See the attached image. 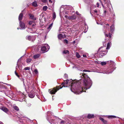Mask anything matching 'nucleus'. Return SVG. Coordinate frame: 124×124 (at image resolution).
I'll return each instance as SVG.
<instances>
[{
    "label": "nucleus",
    "instance_id": "obj_42",
    "mask_svg": "<svg viewBox=\"0 0 124 124\" xmlns=\"http://www.w3.org/2000/svg\"><path fill=\"white\" fill-rule=\"evenodd\" d=\"M59 87H57L56 88H57V89H61V88H62V87H60V88H59ZM57 89V88H56V89Z\"/></svg>",
    "mask_w": 124,
    "mask_h": 124
},
{
    "label": "nucleus",
    "instance_id": "obj_29",
    "mask_svg": "<svg viewBox=\"0 0 124 124\" xmlns=\"http://www.w3.org/2000/svg\"><path fill=\"white\" fill-rule=\"evenodd\" d=\"M64 43H66V44H67L68 43V41L67 39H65L64 40Z\"/></svg>",
    "mask_w": 124,
    "mask_h": 124
},
{
    "label": "nucleus",
    "instance_id": "obj_55",
    "mask_svg": "<svg viewBox=\"0 0 124 124\" xmlns=\"http://www.w3.org/2000/svg\"><path fill=\"white\" fill-rule=\"evenodd\" d=\"M17 29H18H18H19V28H17Z\"/></svg>",
    "mask_w": 124,
    "mask_h": 124
},
{
    "label": "nucleus",
    "instance_id": "obj_62",
    "mask_svg": "<svg viewBox=\"0 0 124 124\" xmlns=\"http://www.w3.org/2000/svg\"><path fill=\"white\" fill-rule=\"evenodd\" d=\"M123 124H124V123H123Z\"/></svg>",
    "mask_w": 124,
    "mask_h": 124
},
{
    "label": "nucleus",
    "instance_id": "obj_58",
    "mask_svg": "<svg viewBox=\"0 0 124 124\" xmlns=\"http://www.w3.org/2000/svg\"><path fill=\"white\" fill-rule=\"evenodd\" d=\"M48 120H50L49 119H48Z\"/></svg>",
    "mask_w": 124,
    "mask_h": 124
},
{
    "label": "nucleus",
    "instance_id": "obj_51",
    "mask_svg": "<svg viewBox=\"0 0 124 124\" xmlns=\"http://www.w3.org/2000/svg\"><path fill=\"white\" fill-rule=\"evenodd\" d=\"M51 112H48V114H49V113H50Z\"/></svg>",
    "mask_w": 124,
    "mask_h": 124
},
{
    "label": "nucleus",
    "instance_id": "obj_53",
    "mask_svg": "<svg viewBox=\"0 0 124 124\" xmlns=\"http://www.w3.org/2000/svg\"><path fill=\"white\" fill-rule=\"evenodd\" d=\"M123 121H124V118H123Z\"/></svg>",
    "mask_w": 124,
    "mask_h": 124
},
{
    "label": "nucleus",
    "instance_id": "obj_33",
    "mask_svg": "<svg viewBox=\"0 0 124 124\" xmlns=\"http://www.w3.org/2000/svg\"><path fill=\"white\" fill-rule=\"evenodd\" d=\"M99 119L101 120L102 122L103 121H104V120L101 117H100L99 118Z\"/></svg>",
    "mask_w": 124,
    "mask_h": 124
},
{
    "label": "nucleus",
    "instance_id": "obj_56",
    "mask_svg": "<svg viewBox=\"0 0 124 124\" xmlns=\"http://www.w3.org/2000/svg\"><path fill=\"white\" fill-rule=\"evenodd\" d=\"M81 76V77H83V76H82H82Z\"/></svg>",
    "mask_w": 124,
    "mask_h": 124
},
{
    "label": "nucleus",
    "instance_id": "obj_6",
    "mask_svg": "<svg viewBox=\"0 0 124 124\" xmlns=\"http://www.w3.org/2000/svg\"><path fill=\"white\" fill-rule=\"evenodd\" d=\"M27 39L33 41L35 39V38L34 36H28L26 38Z\"/></svg>",
    "mask_w": 124,
    "mask_h": 124
},
{
    "label": "nucleus",
    "instance_id": "obj_12",
    "mask_svg": "<svg viewBox=\"0 0 124 124\" xmlns=\"http://www.w3.org/2000/svg\"><path fill=\"white\" fill-rule=\"evenodd\" d=\"M69 80H66L65 81H64V82H63L62 83V85H64V84H67L68 82H69Z\"/></svg>",
    "mask_w": 124,
    "mask_h": 124
},
{
    "label": "nucleus",
    "instance_id": "obj_11",
    "mask_svg": "<svg viewBox=\"0 0 124 124\" xmlns=\"http://www.w3.org/2000/svg\"><path fill=\"white\" fill-rule=\"evenodd\" d=\"M94 117V115L93 114H89L87 116V117L89 118H93Z\"/></svg>",
    "mask_w": 124,
    "mask_h": 124
},
{
    "label": "nucleus",
    "instance_id": "obj_50",
    "mask_svg": "<svg viewBox=\"0 0 124 124\" xmlns=\"http://www.w3.org/2000/svg\"><path fill=\"white\" fill-rule=\"evenodd\" d=\"M106 24V26L108 25V26H109V24Z\"/></svg>",
    "mask_w": 124,
    "mask_h": 124
},
{
    "label": "nucleus",
    "instance_id": "obj_32",
    "mask_svg": "<svg viewBox=\"0 0 124 124\" xmlns=\"http://www.w3.org/2000/svg\"><path fill=\"white\" fill-rule=\"evenodd\" d=\"M69 52V51L68 50L64 51L63 52V53L65 54H66L67 53H68Z\"/></svg>",
    "mask_w": 124,
    "mask_h": 124
},
{
    "label": "nucleus",
    "instance_id": "obj_3",
    "mask_svg": "<svg viewBox=\"0 0 124 124\" xmlns=\"http://www.w3.org/2000/svg\"><path fill=\"white\" fill-rule=\"evenodd\" d=\"M41 47V50L42 52H47L49 49V46L47 44L44 45Z\"/></svg>",
    "mask_w": 124,
    "mask_h": 124
},
{
    "label": "nucleus",
    "instance_id": "obj_39",
    "mask_svg": "<svg viewBox=\"0 0 124 124\" xmlns=\"http://www.w3.org/2000/svg\"><path fill=\"white\" fill-rule=\"evenodd\" d=\"M97 5V7H99V3H97V4H96Z\"/></svg>",
    "mask_w": 124,
    "mask_h": 124
},
{
    "label": "nucleus",
    "instance_id": "obj_60",
    "mask_svg": "<svg viewBox=\"0 0 124 124\" xmlns=\"http://www.w3.org/2000/svg\"><path fill=\"white\" fill-rule=\"evenodd\" d=\"M103 7H104V6H103Z\"/></svg>",
    "mask_w": 124,
    "mask_h": 124
},
{
    "label": "nucleus",
    "instance_id": "obj_27",
    "mask_svg": "<svg viewBox=\"0 0 124 124\" xmlns=\"http://www.w3.org/2000/svg\"><path fill=\"white\" fill-rule=\"evenodd\" d=\"M108 118H115L116 117V116H108Z\"/></svg>",
    "mask_w": 124,
    "mask_h": 124
},
{
    "label": "nucleus",
    "instance_id": "obj_28",
    "mask_svg": "<svg viewBox=\"0 0 124 124\" xmlns=\"http://www.w3.org/2000/svg\"><path fill=\"white\" fill-rule=\"evenodd\" d=\"M34 22L33 21H30L29 22V24L30 25L34 23Z\"/></svg>",
    "mask_w": 124,
    "mask_h": 124
},
{
    "label": "nucleus",
    "instance_id": "obj_49",
    "mask_svg": "<svg viewBox=\"0 0 124 124\" xmlns=\"http://www.w3.org/2000/svg\"><path fill=\"white\" fill-rule=\"evenodd\" d=\"M35 26V24H33L32 25V27H34Z\"/></svg>",
    "mask_w": 124,
    "mask_h": 124
},
{
    "label": "nucleus",
    "instance_id": "obj_9",
    "mask_svg": "<svg viewBox=\"0 0 124 124\" xmlns=\"http://www.w3.org/2000/svg\"><path fill=\"white\" fill-rule=\"evenodd\" d=\"M35 95V94L34 93H31V92L29 94V96L30 97L32 98L34 97Z\"/></svg>",
    "mask_w": 124,
    "mask_h": 124
},
{
    "label": "nucleus",
    "instance_id": "obj_54",
    "mask_svg": "<svg viewBox=\"0 0 124 124\" xmlns=\"http://www.w3.org/2000/svg\"><path fill=\"white\" fill-rule=\"evenodd\" d=\"M63 86H64V87H66V86H64L63 85Z\"/></svg>",
    "mask_w": 124,
    "mask_h": 124
},
{
    "label": "nucleus",
    "instance_id": "obj_4",
    "mask_svg": "<svg viewBox=\"0 0 124 124\" xmlns=\"http://www.w3.org/2000/svg\"><path fill=\"white\" fill-rule=\"evenodd\" d=\"M111 64H112V66L111 65H110V67L111 68L109 69V70H111L110 71V72H107L106 73L107 74H109L110 73H111L116 68L115 67V64L113 62H112Z\"/></svg>",
    "mask_w": 124,
    "mask_h": 124
},
{
    "label": "nucleus",
    "instance_id": "obj_16",
    "mask_svg": "<svg viewBox=\"0 0 124 124\" xmlns=\"http://www.w3.org/2000/svg\"><path fill=\"white\" fill-rule=\"evenodd\" d=\"M58 37L59 39H61L63 37V35L62 34H60L58 35Z\"/></svg>",
    "mask_w": 124,
    "mask_h": 124
},
{
    "label": "nucleus",
    "instance_id": "obj_8",
    "mask_svg": "<svg viewBox=\"0 0 124 124\" xmlns=\"http://www.w3.org/2000/svg\"><path fill=\"white\" fill-rule=\"evenodd\" d=\"M76 16L74 15L72 16L68 17V19L69 20H74L76 19Z\"/></svg>",
    "mask_w": 124,
    "mask_h": 124
},
{
    "label": "nucleus",
    "instance_id": "obj_59",
    "mask_svg": "<svg viewBox=\"0 0 124 124\" xmlns=\"http://www.w3.org/2000/svg\"><path fill=\"white\" fill-rule=\"evenodd\" d=\"M0 124H2V123H0Z\"/></svg>",
    "mask_w": 124,
    "mask_h": 124
},
{
    "label": "nucleus",
    "instance_id": "obj_15",
    "mask_svg": "<svg viewBox=\"0 0 124 124\" xmlns=\"http://www.w3.org/2000/svg\"><path fill=\"white\" fill-rule=\"evenodd\" d=\"M114 26L113 25H112L110 27V30L111 32H112L114 31Z\"/></svg>",
    "mask_w": 124,
    "mask_h": 124
},
{
    "label": "nucleus",
    "instance_id": "obj_52",
    "mask_svg": "<svg viewBox=\"0 0 124 124\" xmlns=\"http://www.w3.org/2000/svg\"><path fill=\"white\" fill-rule=\"evenodd\" d=\"M21 58H20V59H19L18 60V61H19V60H20V59H21Z\"/></svg>",
    "mask_w": 124,
    "mask_h": 124
},
{
    "label": "nucleus",
    "instance_id": "obj_2",
    "mask_svg": "<svg viewBox=\"0 0 124 124\" xmlns=\"http://www.w3.org/2000/svg\"><path fill=\"white\" fill-rule=\"evenodd\" d=\"M103 47H101L100 48L98 51V53L100 57L104 56L106 54L103 52L106 53V52L103 50Z\"/></svg>",
    "mask_w": 124,
    "mask_h": 124
},
{
    "label": "nucleus",
    "instance_id": "obj_18",
    "mask_svg": "<svg viewBox=\"0 0 124 124\" xmlns=\"http://www.w3.org/2000/svg\"><path fill=\"white\" fill-rule=\"evenodd\" d=\"M111 43H108L107 44V47L106 49H109L110 47V45H111Z\"/></svg>",
    "mask_w": 124,
    "mask_h": 124
},
{
    "label": "nucleus",
    "instance_id": "obj_46",
    "mask_svg": "<svg viewBox=\"0 0 124 124\" xmlns=\"http://www.w3.org/2000/svg\"><path fill=\"white\" fill-rule=\"evenodd\" d=\"M65 17L66 18L68 17V16L67 15H65Z\"/></svg>",
    "mask_w": 124,
    "mask_h": 124
},
{
    "label": "nucleus",
    "instance_id": "obj_43",
    "mask_svg": "<svg viewBox=\"0 0 124 124\" xmlns=\"http://www.w3.org/2000/svg\"><path fill=\"white\" fill-rule=\"evenodd\" d=\"M76 14H77L78 15H79V13L78 12H77V11L76 12Z\"/></svg>",
    "mask_w": 124,
    "mask_h": 124
},
{
    "label": "nucleus",
    "instance_id": "obj_36",
    "mask_svg": "<svg viewBox=\"0 0 124 124\" xmlns=\"http://www.w3.org/2000/svg\"><path fill=\"white\" fill-rule=\"evenodd\" d=\"M41 0L44 3H46L47 1V0Z\"/></svg>",
    "mask_w": 124,
    "mask_h": 124
},
{
    "label": "nucleus",
    "instance_id": "obj_35",
    "mask_svg": "<svg viewBox=\"0 0 124 124\" xmlns=\"http://www.w3.org/2000/svg\"><path fill=\"white\" fill-rule=\"evenodd\" d=\"M34 72L36 74L38 73V71L37 69H35L34 70Z\"/></svg>",
    "mask_w": 124,
    "mask_h": 124
},
{
    "label": "nucleus",
    "instance_id": "obj_10",
    "mask_svg": "<svg viewBox=\"0 0 124 124\" xmlns=\"http://www.w3.org/2000/svg\"><path fill=\"white\" fill-rule=\"evenodd\" d=\"M23 16V15L22 13H21L19 16V21H20L22 19Z\"/></svg>",
    "mask_w": 124,
    "mask_h": 124
},
{
    "label": "nucleus",
    "instance_id": "obj_22",
    "mask_svg": "<svg viewBox=\"0 0 124 124\" xmlns=\"http://www.w3.org/2000/svg\"><path fill=\"white\" fill-rule=\"evenodd\" d=\"M3 110L5 112H7L8 111V110L6 108H4L3 109Z\"/></svg>",
    "mask_w": 124,
    "mask_h": 124
},
{
    "label": "nucleus",
    "instance_id": "obj_19",
    "mask_svg": "<svg viewBox=\"0 0 124 124\" xmlns=\"http://www.w3.org/2000/svg\"><path fill=\"white\" fill-rule=\"evenodd\" d=\"M47 8V6H44L43 7V9L44 11H46Z\"/></svg>",
    "mask_w": 124,
    "mask_h": 124
},
{
    "label": "nucleus",
    "instance_id": "obj_13",
    "mask_svg": "<svg viewBox=\"0 0 124 124\" xmlns=\"http://www.w3.org/2000/svg\"><path fill=\"white\" fill-rule=\"evenodd\" d=\"M40 55L39 54H37L36 55H35L33 57L34 59L37 58L40 56Z\"/></svg>",
    "mask_w": 124,
    "mask_h": 124
},
{
    "label": "nucleus",
    "instance_id": "obj_21",
    "mask_svg": "<svg viewBox=\"0 0 124 124\" xmlns=\"http://www.w3.org/2000/svg\"><path fill=\"white\" fill-rule=\"evenodd\" d=\"M30 17L31 19H32L34 20H35L36 18H34V16L32 15H30Z\"/></svg>",
    "mask_w": 124,
    "mask_h": 124
},
{
    "label": "nucleus",
    "instance_id": "obj_31",
    "mask_svg": "<svg viewBox=\"0 0 124 124\" xmlns=\"http://www.w3.org/2000/svg\"><path fill=\"white\" fill-rule=\"evenodd\" d=\"M30 69V68L29 67H26L24 69L25 70H29Z\"/></svg>",
    "mask_w": 124,
    "mask_h": 124
},
{
    "label": "nucleus",
    "instance_id": "obj_1",
    "mask_svg": "<svg viewBox=\"0 0 124 124\" xmlns=\"http://www.w3.org/2000/svg\"><path fill=\"white\" fill-rule=\"evenodd\" d=\"M83 78H84L83 85L85 87L82 86L81 82L79 81H76L75 80H73L71 79V82L72 81L71 84V88L70 89L71 91L74 93L76 92L79 94L84 92V89H87L90 88L92 85V82L90 78L85 73H81Z\"/></svg>",
    "mask_w": 124,
    "mask_h": 124
},
{
    "label": "nucleus",
    "instance_id": "obj_24",
    "mask_svg": "<svg viewBox=\"0 0 124 124\" xmlns=\"http://www.w3.org/2000/svg\"><path fill=\"white\" fill-rule=\"evenodd\" d=\"M101 64L102 65H104L106 64V62H102L101 63Z\"/></svg>",
    "mask_w": 124,
    "mask_h": 124
},
{
    "label": "nucleus",
    "instance_id": "obj_37",
    "mask_svg": "<svg viewBox=\"0 0 124 124\" xmlns=\"http://www.w3.org/2000/svg\"><path fill=\"white\" fill-rule=\"evenodd\" d=\"M102 122L105 124H106L107 123V121L105 120H104V121H103Z\"/></svg>",
    "mask_w": 124,
    "mask_h": 124
},
{
    "label": "nucleus",
    "instance_id": "obj_23",
    "mask_svg": "<svg viewBox=\"0 0 124 124\" xmlns=\"http://www.w3.org/2000/svg\"><path fill=\"white\" fill-rule=\"evenodd\" d=\"M53 23H52L51 24H50L49 25V27L47 28L48 29H50L52 27V26L53 25Z\"/></svg>",
    "mask_w": 124,
    "mask_h": 124
},
{
    "label": "nucleus",
    "instance_id": "obj_7",
    "mask_svg": "<svg viewBox=\"0 0 124 124\" xmlns=\"http://www.w3.org/2000/svg\"><path fill=\"white\" fill-rule=\"evenodd\" d=\"M19 24L20 26L23 29L25 28V24L24 23L20 21Z\"/></svg>",
    "mask_w": 124,
    "mask_h": 124
},
{
    "label": "nucleus",
    "instance_id": "obj_44",
    "mask_svg": "<svg viewBox=\"0 0 124 124\" xmlns=\"http://www.w3.org/2000/svg\"><path fill=\"white\" fill-rule=\"evenodd\" d=\"M49 1L51 2V3H52L53 2L52 1H51V0H49Z\"/></svg>",
    "mask_w": 124,
    "mask_h": 124
},
{
    "label": "nucleus",
    "instance_id": "obj_38",
    "mask_svg": "<svg viewBox=\"0 0 124 124\" xmlns=\"http://www.w3.org/2000/svg\"><path fill=\"white\" fill-rule=\"evenodd\" d=\"M67 74H65L64 75V76H65V77L66 78H67V77H68V76H67Z\"/></svg>",
    "mask_w": 124,
    "mask_h": 124
},
{
    "label": "nucleus",
    "instance_id": "obj_40",
    "mask_svg": "<svg viewBox=\"0 0 124 124\" xmlns=\"http://www.w3.org/2000/svg\"><path fill=\"white\" fill-rule=\"evenodd\" d=\"M94 12L95 13H97V10H94Z\"/></svg>",
    "mask_w": 124,
    "mask_h": 124
},
{
    "label": "nucleus",
    "instance_id": "obj_47",
    "mask_svg": "<svg viewBox=\"0 0 124 124\" xmlns=\"http://www.w3.org/2000/svg\"><path fill=\"white\" fill-rule=\"evenodd\" d=\"M83 71L84 72H86L87 71V70H83Z\"/></svg>",
    "mask_w": 124,
    "mask_h": 124
},
{
    "label": "nucleus",
    "instance_id": "obj_5",
    "mask_svg": "<svg viewBox=\"0 0 124 124\" xmlns=\"http://www.w3.org/2000/svg\"><path fill=\"white\" fill-rule=\"evenodd\" d=\"M56 89L55 88H54L53 89H51L49 90V92L51 94H54L57 91L59 90V89Z\"/></svg>",
    "mask_w": 124,
    "mask_h": 124
},
{
    "label": "nucleus",
    "instance_id": "obj_26",
    "mask_svg": "<svg viewBox=\"0 0 124 124\" xmlns=\"http://www.w3.org/2000/svg\"><path fill=\"white\" fill-rule=\"evenodd\" d=\"M15 75H16V76H17L19 78H20L18 74L16 72V71H15Z\"/></svg>",
    "mask_w": 124,
    "mask_h": 124
},
{
    "label": "nucleus",
    "instance_id": "obj_45",
    "mask_svg": "<svg viewBox=\"0 0 124 124\" xmlns=\"http://www.w3.org/2000/svg\"><path fill=\"white\" fill-rule=\"evenodd\" d=\"M64 123V121H62V122H61L62 124H62L63 123Z\"/></svg>",
    "mask_w": 124,
    "mask_h": 124
},
{
    "label": "nucleus",
    "instance_id": "obj_17",
    "mask_svg": "<svg viewBox=\"0 0 124 124\" xmlns=\"http://www.w3.org/2000/svg\"><path fill=\"white\" fill-rule=\"evenodd\" d=\"M14 109L17 111H18L19 110V108L18 107L16 106L15 105H14Z\"/></svg>",
    "mask_w": 124,
    "mask_h": 124
},
{
    "label": "nucleus",
    "instance_id": "obj_57",
    "mask_svg": "<svg viewBox=\"0 0 124 124\" xmlns=\"http://www.w3.org/2000/svg\"><path fill=\"white\" fill-rule=\"evenodd\" d=\"M59 31H61L59 29Z\"/></svg>",
    "mask_w": 124,
    "mask_h": 124
},
{
    "label": "nucleus",
    "instance_id": "obj_61",
    "mask_svg": "<svg viewBox=\"0 0 124 124\" xmlns=\"http://www.w3.org/2000/svg\"><path fill=\"white\" fill-rule=\"evenodd\" d=\"M97 24H98V23H97Z\"/></svg>",
    "mask_w": 124,
    "mask_h": 124
},
{
    "label": "nucleus",
    "instance_id": "obj_41",
    "mask_svg": "<svg viewBox=\"0 0 124 124\" xmlns=\"http://www.w3.org/2000/svg\"><path fill=\"white\" fill-rule=\"evenodd\" d=\"M83 57H86V55H85V54H83Z\"/></svg>",
    "mask_w": 124,
    "mask_h": 124
},
{
    "label": "nucleus",
    "instance_id": "obj_34",
    "mask_svg": "<svg viewBox=\"0 0 124 124\" xmlns=\"http://www.w3.org/2000/svg\"><path fill=\"white\" fill-rule=\"evenodd\" d=\"M106 35L107 36V37H109V38H110L111 37V36L110 35V33H109V35H108L107 34H106Z\"/></svg>",
    "mask_w": 124,
    "mask_h": 124
},
{
    "label": "nucleus",
    "instance_id": "obj_48",
    "mask_svg": "<svg viewBox=\"0 0 124 124\" xmlns=\"http://www.w3.org/2000/svg\"><path fill=\"white\" fill-rule=\"evenodd\" d=\"M107 12V11L106 10H105L104 11V13H106Z\"/></svg>",
    "mask_w": 124,
    "mask_h": 124
},
{
    "label": "nucleus",
    "instance_id": "obj_25",
    "mask_svg": "<svg viewBox=\"0 0 124 124\" xmlns=\"http://www.w3.org/2000/svg\"><path fill=\"white\" fill-rule=\"evenodd\" d=\"M31 59H28L26 60V62L27 63L31 62Z\"/></svg>",
    "mask_w": 124,
    "mask_h": 124
},
{
    "label": "nucleus",
    "instance_id": "obj_14",
    "mask_svg": "<svg viewBox=\"0 0 124 124\" xmlns=\"http://www.w3.org/2000/svg\"><path fill=\"white\" fill-rule=\"evenodd\" d=\"M33 6L34 7H37V2L36 1H35L33 2L32 3Z\"/></svg>",
    "mask_w": 124,
    "mask_h": 124
},
{
    "label": "nucleus",
    "instance_id": "obj_30",
    "mask_svg": "<svg viewBox=\"0 0 124 124\" xmlns=\"http://www.w3.org/2000/svg\"><path fill=\"white\" fill-rule=\"evenodd\" d=\"M76 56L78 58H79L80 57V55L78 53H77L76 54Z\"/></svg>",
    "mask_w": 124,
    "mask_h": 124
},
{
    "label": "nucleus",
    "instance_id": "obj_20",
    "mask_svg": "<svg viewBox=\"0 0 124 124\" xmlns=\"http://www.w3.org/2000/svg\"><path fill=\"white\" fill-rule=\"evenodd\" d=\"M56 15L55 13L54 12L53 16V18L54 19H55L56 18Z\"/></svg>",
    "mask_w": 124,
    "mask_h": 124
}]
</instances>
